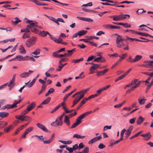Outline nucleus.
Listing matches in <instances>:
<instances>
[{
    "mask_svg": "<svg viewBox=\"0 0 153 153\" xmlns=\"http://www.w3.org/2000/svg\"><path fill=\"white\" fill-rule=\"evenodd\" d=\"M110 18H113V20L115 21H120L121 20L120 15L113 16L110 17Z\"/></svg>",
    "mask_w": 153,
    "mask_h": 153,
    "instance_id": "13",
    "label": "nucleus"
},
{
    "mask_svg": "<svg viewBox=\"0 0 153 153\" xmlns=\"http://www.w3.org/2000/svg\"><path fill=\"white\" fill-rule=\"evenodd\" d=\"M64 122L68 126H69L70 125V122L69 120V118L68 116L65 115V119Z\"/></svg>",
    "mask_w": 153,
    "mask_h": 153,
    "instance_id": "12",
    "label": "nucleus"
},
{
    "mask_svg": "<svg viewBox=\"0 0 153 153\" xmlns=\"http://www.w3.org/2000/svg\"><path fill=\"white\" fill-rule=\"evenodd\" d=\"M78 147L79 149H82L84 148L85 146L81 142L79 144Z\"/></svg>",
    "mask_w": 153,
    "mask_h": 153,
    "instance_id": "59",
    "label": "nucleus"
},
{
    "mask_svg": "<svg viewBox=\"0 0 153 153\" xmlns=\"http://www.w3.org/2000/svg\"><path fill=\"white\" fill-rule=\"evenodd\" d=\"M59 53L58 52V51L56 52H54L52 53V56L54 57L59 58V54H58Z\"/></svg>",
    "mask_w": 153,
    "mask_h": 153,
    "instance_id": "44",
    "label": "nucleus"
},
{
    "mask_svg": "<svg viewBox=\"0 0 153 153\" xmlns=\"http://www.w3.org/2000/svg\"><path fill=\"white\" fill-rule=\"evenodd\" d=\"M31 30L32 32L36 34H39V31L35 28V27L31 28Z\"/></svg>",
    "mask_w": 153,
    "mask_h": 153,
    "instance_id": "34",
    "label": "nucleus"
},
{
    "mask_svg": "<svg viewBox=\"0 0 153 153\" xmlns=\"http://www.w3.org/2000/svg\"><path fill=\"white\" fill-rule=\"evenodd\" d=\"M141 136L144 137H147V138L146 139V140H149L151 138L152 136L150 132H149L145 134H142Z\"/></svg>",
    "mask_w": 153,
    "mask_h": 153,
    "instance_id": "10",
    "label": "nucleus"
},
{
    "mask_svg": "<svg viewBox=\"0 0 153 153\" xmlns=\"http://www.w3.org/2000/svg\"><path fill=\"white\" fill-rule=\"evenodd\" d=\"M102 91L101 88H100L97 91V93L95 94H96L97 95V97L101 94Z\"/></svg>",
    "mask_w": 153,
    "mask_h": 153,
    "instance_id": "50",
    "label": "nucleus"
},
{
    "mask_svg": "<svg viewBox=\"0 0 153 153\" xmlns=\"http://www.w3.org/2000/svg\"><path fill=\"white\" fill-rule=\"evenodd\" d=\"M9 114V113L6 112H0V117L3 118L7 117Z\"/></svg>",
    "mask_w": 153,
    "mask_h": 153,
    "instance_id": "17",
    "label": "nucleus"
},
{
    "mask_svg": "<svg viewBox=\"0 0 153 153\" xmlns=\"http://www.w3.org/2000/svg\"><path fill=\"white\" fill-rule=\"evenodd\" d=\"M77 32L78 34V35L79 36H83L86 34V33L87 32V31L85 30H83L78 31Z\"/></svg>",
    "mask_w": 153,
    "mask_h": 153,
    "instance_id": "25",
    "label": "nucleus"
},
{
    "mask_svg": "<svg viewBox=\"0 0 153 153\" xmlns=\"http://www.w3.org/2000/svg\"><path fill=\"white\" fill-rule=\"evenodd\" d=\"M24 115H16V118L22 121H24Z\"/></svg>",
    "mask_w": 153,
    "mask_h": 153,
    "instance_id": "29",
    "label": "nucleus"
},
{
    "mask_svg": "<svg viewBox=\"0 0 153 153\" xmlns=\"http://www.w3.org/2000/svg\"><path fill=\"white\" fill-rule=\"evenodd\" d=\"M55 121L56 123V124L58 126H61L62 125V124L63 123L62 120H60L58 118L56 119Z\"/></svg>",
    "mask_w": 153,
    "mask_h": 153,
    "instance_id": "30",
    "label": "nucleus"
},
{
    "mask_svg": "<svg viewBox=\"0 0 153 153\" xmlns=\"http://www.w3.org/2000/svg\"><path fill=\"white\" fill-rule=\"evenodd\" d=\"M93 65L91 66L89 69V71H92L94 69L99 68L100 66L99 64H94V65Z\"/></svg>",
    "mask_w": 153,
    "mask_h": 153,
    "instance_id": "16",
    "label": "nucleus"
},
{
    "mask_svg": "<svg viewBox=\"0 0 153 153\" xmlns=\"http://www.w3.org/2000/svg\"><path fill=\"white\" fill-rule=\"evenodd\" d=\"M126 131V129L125 128L123 129L121 132L120 134V138L122 139L123 140V134Z\"/></svg>",
    "mask_w": 153,
    "mask_h": 153,
    "instance_id": "49",
    "label": "nucleus"
},
{
    "mask_svg": "<svg viewBox=\"0 0 153 153\" xmlns=\"http://www.w3.org/2000/svg\"><path fill=\"white\" fill-rule=\"evenodd\" d=\"M15 59H17L19 61H22L23 56L21 55H18L15 58Z\"/></svg>",
    "mask_w": 153,
    "mask_h": 153,
    "instance_id": "46",
    "label": "nucleus"
},
{
    "mask_svg": "<svg viewBox=\"0 0 153 153\" xmlns=\"http://www.w3.org/2000/svg\"><path fill=\"white\" fill-rule=\"evenodd\" d=\"M39 34L43 37L46 36L47 35L49 34V33L47 31H42L39 32Z\"/></svg>",
    "mask_w": 153,
    "mask_h": 153,
    "instance_id": "20",
    "label": "nucleus"
},
{
    "mask_svg": "<svg viewBox=\"0 0 153 153\" xmlns=\"http://www.w3.org/2000/svg\"><path fill=\"white\" fill-rule=\"evenodd\" d=\"M81 119L78 117L76 120V122L79 125L81 123Z\"/></svg>",
    "mask_w": 153,
    "mask_h": 153,
    "instance_id": "64",
    "label": "nucleus"
},
{
    "mask_svg": "<svg viewBox=\"0 0 153 153\" xmlns=\"http://www.w3.org/2000/svg\"><path fill=\"white\" fill-rule=\"evenodd\" d=\"M75 50H76V49L75 48H74L72 50H68L67 51V53H68V56H71V55L73 52H75Z\"/></svg>",
    "mask_w": 153,
    "mask_h": 153,
    "instance_id": "39",
    "label": "nucleus"
},
{
    "mask_svg": "<svg viewBox=\"0 0 153 153\" xmlns=\"http://www.w3.org/2000/svg\"><path fill=\"white\" fill-rule=\"evenodd\" d=\"M33 22H31L30 23V25L31 28L33 27H38V22L35 21H33Z\"/></svg>",
    "mask_w": 153,
    "mask_h": 153,
    "instance_id": "24",
    "label": "nucleus"
},
{
    "mask_svg": "<svg viewBox=\"0 0 153 153\" xmlns=\"http://www.w3.org/2000/svg\"><path fill=\"white\" fill-rule=\"evenodd\" d=\"M126 32H131L133 34H137V32L135 31L134 30H132L127 29L125 31Z\"/></svg>",
    "mask_w": 153,
    "mask_h": 153,
    "instance_id": "54",
    "label": "nucleus"
},
{
    "mask_svg": "<svg viewBox=\"0 0 153 153\" xmlns=\"http://www.w3.org/2000/svg\"><path fill=\"white\" fill-rule=\"evenodd\" d=\"M145 119L141 116H140L137 119L136 123L137 125H140L141 124L144 120Z\"/></svg>",
    "mask_w": 153,
    "mask_h": 153,
    "instance_id": "9",
    "label": "nucleus"
},
{
    "mask_svg": "<svg viewBox=\"0 0 153 153\" xmlns=\"http://www.w3.org/2000/svg\"><path fill=\"white\" fill-rule=\"evenodd\" d=\"M102 138L101 135H100L99 136L96 137L89 141L88 142V144H92L98 140H100L102 139Z\"/></svg>",
    "mask_w": 153,
    "mask_h": 153,
    "instance_id": "7",
    "label": "nucleus"
},
{
    "mask_svg": "<svg viewBox=\"0 0 153 153\" xmlns=\"http://www.w3.org/2000/svg\"><path fill=\"white\" fill-rule=\"evenodd\" d=\"M16 78V74L13 76L12 79L11 80L9 83V86H10L12 85L15 82Z\"/></svg>",
    "mask_w": 153,
    "mask_h": 153,
    "instance_id": "37",
    "label": "nucleus"
},
{
    "mask_svg": "<svg viewBox=\"0 0 153 153\" xmlns=\"http://www.w3.org/2000/svg\"><path fill=\"white\" fill-rule=\"evenodd\" d=\"M142 58V56L140 55H136L134 59V62L140 61Z\"/></svg>",
    "mask_w": 153,
    "mask_h": 153,
    "instance_id": "14",
    "label": "nucleus"
},
{
    "mask_svg": "<svg viewBox=\"0 0 153 153\" xmlns=\"http://www.w3.org/2000/svg\"><path fill=\"white\" fill-rule=\"evenodd\" d=\"M136 34L139 35L140 36H148V33H146L137 32Z\"/></svg>",
    "mask_w": 153,
    "mask_h": 153,
    "instance_id": "43",
    "label": "nucleus"
},
{
    "mask_svg": "<svg viewBox=\"0 0 153 153\" xmlns=\"http://www.w3.org/2000/svg\"><path fill=\"white\" fill-rule=\"evenodd\" d=\"M105 147V146L102 143H100L98 146V148L101 149H103Z\"/></svg>",
    "mask_w": 153,
    "mask_h": 153,
    "instance_id": "63",
    "label": "nucleus"
},
{
    "mask_svg": "<svg viewBox=\"0 0 153 153\" xmlns=\"http://www.w3.org/2000/svg\"><path fill=\"white\" fill-rule=\"evenodd\" d=\"M51 98L50 97H48L47 99L43 101L41 103V104H48L50 101Z\"/></svg>",
    "mask_w": 153,
    "mask_h": 153,
    "instance_id": "19",
    "label": "nucleus"
},
{
    "mask_svg": "<svg viewBox=\"0 0 153 153\" xmlns=\"http://www.w3.org/2000/svg\"><path fill=\"white\" fill-rule=\"evenodd\" d=\"M141 73L144 74H146V75L149 76L151 77H152V76H153V72H151L150 73H149V72H142Z\"/></svg>",
    "mask_w": 153,
    "mask_h": 153,
    "instance_id": "51",
    "label": "nucleus"
},
{
    "mask_svg": "<svg viewBox=\"0 0 153 153\" xmlns=\"http://www.w3.org/2000/svg\"><path fill=\"white\" fill-rule=\"evenodd\" d=\"M111 126H105L103 129V131H104L108 129H111Z\"/></svg>",
    "mask_w": 153,
    "mask_h": 153,
    "instance_id": "53",
    "label": "nucleus"
},
{
    "mask_svg": "<svg viewBox=\"0 0 153 153\" xmlns=\"http://www.w3.org/2000/svg\"><path fill=\"white\" fill-rule=\"evenodd\" d=\"M123 27L126 28H130L131 27V25L130 24L126 23H124Z\"/></svg>",
    "mask_w": 153,
    "mask_h": 153,
    "instance_id": "57",
    "label": "nucleus"
},
{
    "mask_svg": "<svg viewBox=\"0 0 153 153\" xmlns=\"http://www.w3.org/2000/svg\"><path fill=\"white\" fill-rule=\"evenodd\" d=\"M36 126L42 130L44 132L48 133L50 132V131L48 130L44 126L40 123H37L36 124Z\"/></svg>",
    "mask_w": 153,
    "mask_h": 153,
    "instance_id": "5",
    "label": "nucleus"
},
{
    "mask_svg": "<svg viewBox=\"0 0 153 153\" xmlns=\"http://www.w3.org/2000/svg\"><path fill=\"white\" fill-rule=\"evenodd\" d=\"M55 134H53L51 136V137L49 139L47 140H44V139L41 138L40 140H42V141L45 144H48L50 143L51 142H52L54 138Z\"/></svg>",
    "mask_w": 153,
    "mask_h": 153,
    "instance_id": "6",
    "label": "nucleus"
},
{
    "mask_svg": "<svg viewBox=\"0 0 153 153\" xmlns=\"http://www.w3.org/2000/svg\"><path fill=\"white\" fill-rule=\"evenodd\" d=\"M131 131L127 130L125 133V134L126 135V137H128L129 136L131 133Z\"/></svg>",
    "mask_w": 153,
    "mask_h": 153,
    "instance_id": "62",
    "label": "nucleus"
},
{
    "mask_svg": "<svg viewBox=\"0 0 153 153\" xmlns=\"http://www.w3.org/2000/svg\"><path fill=\"white\" fill-rule=\"evenodd\" d=\"M66 149L68 150L69 152H72L74 151V150H76V149L74 148V147H73V148L68 147H67L66 148Z\"/></svg>",
    "mask_w": 153,
    "mask_h": 153,
    "instance_id": "40",
    "label": "nucleus"
},
{
    "mask_svg": "<svg viewBox=\"0 0 153 153\" xmlns=\"http://www.w3.org/2000/svg\"><path fill=\"white\" fill-rule=\"evenodd\" d=\"M114 35L117 36L116 39V46L118 48H122V45L120 43L123 41V39L121 36L118 35L117 33H115Z\"/></svg>",
    "mask_w": 153,
    "mask_h": 153,
    "instance_id": "4",
    "label": "nucleus"
},
{
    "mask_svg": "<svg viewBox=\"0 0 153 153\" xmlns=\"http://www.w3.org/2000/svg\"><path fill=\"white\" fill-rule=\"evenodd\" d=\"M89 43L90 45H91L94 46L96 47H97L98 45L94 42L89 41Z\"/></svg>",
    "mask_w": 153,
    "mask_h": 153,
    "instance_id": "58",
    "label": "nucleus"
},
{
    "mask_svg": "<svg viewBox=\"0 0 153 153\" xmlns=\"http://www.w3.org/2000/svg\"><path fill=\"white\" fill-rule=\"evenodd\" d=\"M138 102L140 105H143L145 104V101L146 100V99H138Z\"/></svg>",
    "mask_w": 153,
    "mask_h": 153,
    "instance_id": "33",
    "label": "nucleus"
},
{
    "mask_svg": "<svg viewBox=\"0 0 153 153\" xmlns=\"http://www.w3.org/2000/svg\"><path fill=\"white\" fill-rule=\"evenodd\" d=\"M96 57V56H89L87 59L86 61L87 62H89L91 61L92 60H93L94 59H95Z\"/></svg>",
    "mask_w": 153,
    "mask_h": 153,
    "instance_id": "41",
    "label": "nucleus"
},
{
    "mask_svg": "<svg viewBox=\"0 0 153 153\" xmlns=\"http://www.w3.org/2000/svg\"><path fill=\"white\" fill-rule=\"evenodd\" d=\"M93 61L99 62H104L106 61V60L103 57L101 56L95 58Z\"/></svg>",
    "mask_w": 153,
    "mask_h": 153,
    "instance_id": "8",
    "label": "nucleus"
},
{
    "mask_svg": "<svg viewBox=\"0 0 153 153\" xmlns=\"http://www.w3.org/2000/svg\"><path fill=\"white\" fill-rule=\"evenodd\" d=\"M19 76L22 78H26L29 76L27 72H24L20 74Z\"/></svg>",
    "mask_w": 153,
    "mask_h": 153,
    "instance_id": "23",
    "label": "nucleus"
},
{
    "mask_svg": "<svg viewBox=\"0 0 153 153\" xmlns=\"http://www.w3.org/2000/svg\"><path fill=\"white\" fill-rule=\"evenodd\" d=\"M16 78V74L13 76L12 79L11 80L9 83V86H10L12 85L15 82Z\"/></svg>",
    "mask_w": 153,
    "mask_h": 153,
    "instance_id": "38",
    "label": "nucleus"
},
{
    "mask_svg": "<svg viewBox=\"0 0 153 153\" xmlns=\"http://www.w3.org/2000/svg\"><path fill=\"white\" fill-rule=\"evenodd\" d=\"M143 132V131H140L139 132H138L137 133L135 134L134 135H133V136H132V137H131L130 138V139H132L137 137V136H138L141 133H142Z\"/></svg>",
    "mask_w": 153,
    "mask_h": 153,
    "instance_id": "45",
    "label": "nucleus"
},
{
    "mask_svg": "<svg viewBox=\"0 0 153 153\" xmlns=\"http://www.w3.org/2000/svg\"><path fill=\"white\" fill-rule=\"evenodd\" d=\"M14 128L13 126L12 125L9 126L7 127L4 128V131L7 132H8L10 130L13 129Z\"/></svg>",
    "mask_w": 153,
    "mask_h": 153,
    "instance_id": "27",
    "label": "nucleus"
},
{
    "mask_svg": "<svg viewBox=\"0 0 153 153\" xmlns=\"http://www.w3.org/2000/svg\"><path fill=\"white\" fill-rule=\"evenodd\" d=\"M62 41V39L59 37L57 39L56 38L54 42L56 43L60 44Z\"/></svg>",
    "mask_w": 153,
    "mask_h": 153,
    "instance_id": "47",
    "label": "nucleus"
},
{
    "mask_svg": "<svg viewBox=\"0 0 153 153\" xmlns=\"http://www.w3.org/2000/svg\"><path fill=\"white\" fill-rule=\"evenodd\" d=\"M46 88V86L45 85H42L41 87V90L38 93V94H41L45 90Z\"/></svg>",
    "mask_w": 153,
    "mask_h": 153,
    "instance_id": "26",
    "label": "nucleus"
},
{
    "mask_svg": "<svg viewBox=\"0 0 153 153\" xmlns=\"http://www.w3.org/2000/svg\"><path fill=\"white\" fill-rule=\"evenodd\" d=\"M82 151L83 153H88L89 151L88 147L86 146Z\"/></svg>",
    "mask_w": 153,
    "mask_h": 153,
    "instance_id": "52",
    "label": "nucleus"
},
{
    "mask_svg": "<svg viewBox=\"0 0 153 153\" xmlns=\"http://www.w3.org/2000/svg\"><path fill=\"white\" fill-rule=\"evenodd\" d=\"M84 60L83 58H81L80 59H73L72 60V62L75 63H78L80 61H82Z\"/></svg>",
    "mask_w": 153,
    "mask_h": 153,
    "instance_id": "36",
    "label": "nucleus"
},
{
    "mask_svg": "<svg viewBox=\"0 0 153 153\" xmlns=\"http://www.w3.org/2000/svg\"><path fill=\"white\" fill-rule=\"evenodd\" d=\"M68 58H65L62 59H61L59 61V63L61 64L62 62H64L67 61L68 60Z\"/></svg>",
    "mask_w": 153,
    "mask_h": 153,
    "instance_id": "60",
    "label": "nucleus"
},
{
    "mask_svg": "<svg viewBox=\"0 0 153 153\" xmlns=\"http://www.w3.org/2000/svg\"><path fill=\"white\" fill-rule=\"evenodd\" d=\"M34 127H30L27 128L25 131L28 134L29 133L32 131L34 129Z\"/></svg>",
    "mask_w": 153,
    "mask_h": 153,
    "instance_id": "31",
    "label": "nucleus"
},
{
    "mask_svg": "<svg viewBox=\"0 0 153 153\" xmlns=\"http://www.w3.org/2000/svg\"><path fill=\"white\" fill-rule=\"evenodd\" d=\"M29 32L25 33L22 36L23 39H25L30 37V34Z\"/></svg>",
    "mask_w": 153,
    "mask_h": 153,
    "instance_id": "21",
    "label": "nucleus"
},
{
    "mask_svg": "<svg viewBox=\"0 0 153 153\" xmlns=\"http://www.w3.org/2000/svg\"><path fill=\"white\" fill-rule=\"evenodd\" d=\"M24 121H29V122L30 123V121H31L32 120V119L31 117H30L27 116H24Z\"/></svg>",
    "mask_w": 153,
    "mask_h": 153,
    "instance_id": "32",
    "label": "nucleus"
},
{
    "mask_svg": "<svg viewBox=\"0 0 153 153\" xmlns=\"http://www.w3.org/2000/svg\"><path fill=\"white\" fill-rule=\"evenodd\" d=\"M134 3V1H122L121 2H120V4H124V3H127V4H129L131 3Z\"/></svg>",
    "mask_w": 153,
    "mask_h": 153,
    "instance_id": "56",
    "label": "nucleus"
},
{
    "mask_svg": "<svg viewBox=\"0 0 153 153\" xmlns=\"http://www.w3.org/2000/svg\"><path fill=\"white\" fill-rule=\"evenodd\" d=\"M54 89L52 88H50L46 93L45 94V96L47 97L48 96L49 94H52V93L54 91Z\"/></svg>",
    "mask_w": 153,
    "mask_h": 153,
    "instance_id": "18",
    "label": "nucleus"
},
{
    "mask_svg": "<svg viewBox=\"0 0 153 153\" xmlns=\"http://www.w3.org/2000/svg\"><path fill=\"white\" fill-rule=\"evenodd\" d=\"M20 53L21 54H25L26 53V51L22 45L19 48Z\"/></svg>",
    "mask_w": 153,
    "mask_h": 153,
    "instance_id": "22",
    "label": "nucleus"
},
{
    "mask_svg": "<svg viewBox=\"0 0 153 153\" xmlns=\"http://www.w3.org/2000/svg\"><path fill=\"white\" fill-rule=\"evenodd\" d=\"M125 76H124V75H123L122 76H121L119 77H118L115 80V82H117L119 80H121L123 79V78H124Z\"/></svg>",
    "mask_w": 153,
    "mask_h": 153,
    "instance_id": "55",
    "label": "nucleus"
},
{
    "mask_svg": "<svg viewBox=\"0 0 153 153\" xmlns=\"http://www.w3.org/2000/svg\"><path fill=\"white\" fill-rule=\"evenodd\" d=\"M40 50L38 48L35 50L34 52L32 53V54H34L35 55H38L40 54Z\"/></svg>",
    "mask_w": 153,
    "mask_h": 153,
    "instance_id": "42",
    "label": "nucleus"
},
{
    "mask_svg": "<svg viewBox=\"0 0 153 153\" xmlns=\"http://www.w3.org/2000/svg\"><path fill=\"white\" fill-rule=\"evenodd\" d=\"M61 107V105H58L55 108H54L52 111H51V113H53L56 110H57L60 107Z\"/></svg>",
    "mask_w": 153,
    "mask_h": 153,
    "instance_id": "48",
    "label": "nucleus"
},
{
    "mask_svg": "<svg viewBox=\"0 0 153 153\" xmlns=\"http://www.w3.org/2000/svg\"><path fill=\"white\" fill-rule=\"evenodd\" d=\"M111 86L110 85H108L104 87L103 88H101L102 90L103 91H105L108 88H109Z\"/></svg>",
    "mask_w": 153,
    "mask_h": 153,
    "instance_id": "61",
    "label": "nucleus"
},
{
    "mask_svg": "<svg viewBox=\"0 0 153 153\" xmlns=\"http://www.w3.org/2000/svg\"><path fill=\"white\" fill-rule=\"evenodd\" d=\"M89 88H88L78 91L80 95L77 96L76 98L74 99L73 102V105L71 106L72 107H73L74 105L76 104L79 101L84 97V94L88 90H89Z\"/></svg>",
    "mask_w": 153,
    "mask_h": 153,
    "instance_id": "1",
    "label": "nucleus"
},
{
    "mask_svg": "<svg viewBox=\"0 0 153 153\" xmlns=\"http://www.w3.org/2000/svg\"><path fill=\"white\" fill-rule=\"evenodd\" d=\"M120 16L121 20L126 19H128L130 17V16L128 14L120 15Z\"/></svg>",
    "mask_w": 153,
    "mask_h": 153,
    "instance_id": "15",
    "label": "nucleus"
},
{
    "mask_svg": "<svg viewBox=\"0 0 153 153\" xmlns=\"http://www.w3.org/2000/svg\"><path fill=\"white\" fill-rule=\"evenodd\" d=\"M37 39V37L35 36H33L29 39L26 42L25 44L26 46L28 48H30L33 46L36 43Z\"/></svg>",
    "mask_w": 153,
    "mask_h": 153,
    "instance_id": "2",
    "label": "nucleus"
},
{
    "mask_svg": "<svg viewBox=\"0 0 153 153\" xmlns=\"http://www.w3.org/2000/svg\"><path fill=\"white\" fill-rule=\"evenodd\" d=\"M85 136H81L80 134H75L73 136V138H76L77 139H82L84 138Z\"/></svg>",
    "mask_w": 153,
    "mask_h": 153,
    "instance_id": "28",
    "label": "nucleus"
},
{
    "mask_svg": "<svg viewBox=\"0 0 153 153\" xmlns=\"http://www.w3.org/2000/svg\"><path fill=\"white\" fill-rule=\"evenodd\" d=\"M36 106V104L34 102H33L31 103L30 104L28 105L27 109L28 111H30L33 108H34Z\"/></svg>",
    "mask_w": 153,
    "mask_h": 153,
    "instance_id": "11",
    "label": "nucleus"
},
{
    "mask_svg": "<svg viewBox=\"0 0 153 153\" xmlns=\"http://www.w3.org/2000/svg\"><path fill=\"white\" fill-rule=\"evenodd\" d=\"M22 101L21 100H19V101H17L16 100L14 101V102L12 105L7 104L3 106V108L4 109L5 108H13L17 107L16 105Z\"/></svg>",
    "mask_w": 153,
    "mask_h": 153,
    "instance_id": "3",
    "label": "nucleus"
},
{
    "mask_svg": "<svg viewBox=\"0 0 153 153\" xmlns=\"http://www.w3.org/2000/svg\"><path fill=\"white\" fill-rule=\"evenodd\" d=\"M145 12H146V11L143 9H138L136 11V13L138 15H140L142 14L143 13Z\"/></svg>",
    "mask_w": 153,
    "mask_h": 153,
    "instance_id": "35",
    "label": "nucleus"
}]
</instances>
